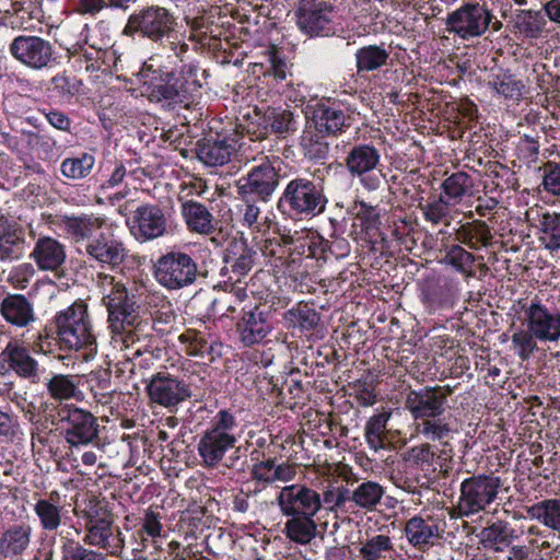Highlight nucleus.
Here are the masks:
<instances>
[{
    "label": "nucleus",
    "mask_w": 560,
    "mask_h": 560,
    "mask_svg": "<svg viewBox=\"0 0 560 560\" xmlns=\"http://www.w3.org/2000/svg\"><path fill=\"white\" fill-rule=\"evenodd\" d=\"M385 488L376 481L364 480L353 490L349 489V503L364 512H373L381 504Z\"/></svg>",
    "instance_id": "35"
},
{
    "label": "nucleus",
    "mask_w": 560,
    "mask_h": 560,
    "mask_svg": "<svg viewBox=\"0 0 560 560\" xmlns=\"http://www.w3.org/2000/svg\"><path fill=\"white\" fill-rule=\"evenodd\" d=\"M141 325V319L138 316L137 320H130V323H121V327L114 328V322L108 323V327L112 332L110 343L114 348L119 350L129 349L133 347L138 341V330Z\"/></svg>",
    "instance_id": "50"
},
{
    "label": "nucleus",
    "mask_w": 560,
    "mask_h": 560,
    "mask_svg": "<svg viewBox=\"0 0 560 560\" xmlns=\"http://www.w3.org/2000/svg\"><path fill=\"white\" fill-rule=\"evenodd\" d=\"M185 22L188 27V34H186V32L178 34L179 38L184 35L185 43L186 40H189L200 47H210L212 45V40L215 39V35H213V23L209 18H185Z\"/></svg>",
    "instance_id": "43"
},
{
    "label": "nucleus",
    "mask_w": 560,
    "mask_h": 560,
    "mask_svg": "<svg viewBox=\"0 0 560 560\" xmlns=\"http://www.w3.org/2000/svg\"><path fill=\"white\" fill-rule=\"evenodd\" d=\"M540 242L550 250L560 248V214L545 213L540 219Z\"/></svg>",
    "instance_id": "54"
},
{
    "label": "nucleus",
    "mask_w": 560,
    "mask_h": 560,
    "mask_svg": "<svg viewBox=\"0 0 560 560\" xmlns=\"http://www.w3.org/2000/svg\"><path fill=\"white\" fill-rule=\"evenodd\" d=\"M198 159L207 166H221L231 161L236 149L229 142H197Z\"/></svg>",
    "instance_id": "38"
},
{
    "label": "nucleus",
    "mask_w": 560,
    "mask_h": 560,
    "mask_svg": "<svg viewBox=\"0 0 560 560\" xmlns=\"http://www.w3.org/2000/svg\"><path fill=\"white\" fill-rule=\"evenodd\" d=\"M145 389L152 404L164 407L171 412L191 397L190 385L166 370L154 373L147 383Z\"/></svg>",
    "instance_id": "16"
},
{
    "label": "nucleus",
    "mask_w": 560,
    "mask_h": 560,
    "mask_svg": "<svg viewBox=\"0 0 560 560\" xmlns=\"http://www.w3.org/2000/svg\"><path fill=\"white\" fill-rule=\"evenodd\" d=\"M220 303L219 300L212 298L210 294L197 292L190 300L188 307L192 312H197V316L200 318H211L217 315V305Z\"/></svg>",
    "instance_id": "61"
},
{
    "label": "nucleus",
    "mask_w": 560,
    "mask_h": 560,
    "mask_svg": "<svg viewBox=\"0 0 560 560\" xmlns=\"http://www.w3.org/2000/svg\"><path fill=\"white\" fill-rule=\"evenodd\" d=\"M271 129L285 138L298 129V121L291 112L280 110L273 113Z\"/></svg>",
    "instance_id": "63"
},
{
    "label": "nucleus",
    "mask_w": 560,
    "mask_h": 560,
    "mask_svg": "<svg viewBox=\"0 0 560 560\" xmlns=\"http://www.w3.org/2000/svg\"><path fill=\"white\" fill-rule=\"evenodd\" d=\"M524 315L526 327L534 330L539 341L560 340V308L551 312L540 301H532Z\"/></svg>",
    "instance_id": "21"
},
{
    "label": "nucleus",
    "mask_w": 560,
    "mask_h": 560,
    "mask_svg": "<svg viewBox=\"0 0 560 560\" xmlns=\"http://www.w3.org/2000/svg\"><path fill=\"white\" fill-rule=\"evenodd\" d=\"M546 24L539 11L520 10L515 16V26L527 37H537Z\"/></svg>",
    "instance_id": "56"
},
{
    "label": "nucleus",
    "mask_w": 560,
    "mask_h": 560,
    "mask_svg": "<svg viewBox=\"0 0 560 560\" xmlns=\"http://www.w3.org/2000/svg\"><path fill=\"white\" fill-rule=\"evenodd\" d=\"M446 520L444 513L415 515L405 524L408 542L418 550L424 551L444 538Z\"/></svg>",
    "instance_id": "18"
},
{
    "label": "nucleus",
    "mask_w": 560,
    "mask_h": 560,
    "mask_svg": "<svg viewBox=\"0 0 560 560\" xmlns=\"http://www.w3.org/2000/svg\"><path fill=\"white\" fill-rule=\"evenodd\" d=\"M74 513L83 520L85 545L105 549L110 556L121 553L125 539L104 499L91 498L80 511L74 510Z\"/></svg>",
    "instance_id": "5"
},
{
    "label": "nucleus",
    "mask_w": 560,
    "mask_h": 560,
    "mask_svg": "<svg viewBox=\"0 0 560 560\" xmlns=\"http://www.w3.org/2000/svg\"><path fill=\"white\" fill-rule=\"evenodd\" d=\"M180 212L190 232L210 235L215 231V219L205 205L196 200H185L182 202Z\"/></svg>",
    "instance_id": "31"
},
{
    "label": "nucleus",
    "mask_w": 560,
    "mask_h": 560,
    "mask_svg": "<svg viewBox=\"0 0 560 560\" xmlns=\"http://www.w3.org/2000/svg\"><path fill=\"white\" fill-rule=\"evenodd\" d=\"M35 275V268L31 262H22L14 266L8 276V282L18 290L25 289Z\"/></svg>",
    "instance_id": "62"
},
{
    "label": "nucleus",
    "mask_w": 560,
    "mask_h": 560,
    "mask_svg": "<svg viewBox=\"0 0 560 560\" xmlns=\"http://www.w3.org/2000/svg\"><path fill=\"white\" fill-rule=\"evenodd\" d=\"M476 257L460 245H451L446 248L444 262L451 265L456 271L467 278L475 277L474 264Z\"/></svg>",
    "instance_id": "51"
},
{
    "label": "nucleus",
    "mask_w": 560,
    "mask_h": 560,
    "mask_svg": "<svg viewBox=\"0 0 560 560\" xmlns=\"http://www.w3.org/2000/svg\"><path fill=\"white\" fill-rule=\"evenodd\" d=\"M30 257L43 271H59L66 262V245L50 236H40L35 242Z\"/></svg>",
    "instance_id": "25"
},
{
    "label": "nucleus",
    "mask_w": 560,
    "mask_h": 560,
    "mask_svg": "<svg viewBox=\"0 0 560 560\" xmlns=\"http://www.w3.org/2000/svg\"><path fill=\"white\" fill-rule=\"evenodd\" d=\"M34 512L43 530L55 534L58 533V529L62 524V505L55 504L50 500L38 499L34 504Z\"/></svg>",
    "instance_id": "45"
},
{
    "label": "nucleus",
    "mask_w": 560,
    "mask_h": 560,
    "mask_svg": "<svg viewBox=\"0 0 560 560\" xmlns=\"http://www.w3.org/2000/svg\"><path fill=\"white\" fill-rule=\"evenodd\" d=\"M167 221L156 205L139 206L132 215L130 232L141 242L158 238L166 232Z\"/></svg>",
    "instance_id": "22"
},
{
    "label": "nucleus",
    "mask_w": 560,
    "mask_h": 560,
    "mask_svg": "<svg viewBox=\"0 0 560 560\" xmlns=\"http://www.w3.org/2000/svg\"><path fill=\"white\" fill-rule=\"evenodd\" d=\"M47 392L55 400H69L81 394L78 375L56 374L46 384Z\"/></svg>",
    "instance_id": "46"
},
{
    "label": "nucleus",
    "mask_w": 560,
    "mask_h": 560,
    "mask_svg": "<svg viewBox=\"0 0 560 560\" xmlns=\"http://www.w3.org/2000/svg\"><path fill=\"white\" fill-rule=\"evenodd\" d=\"M313 488L317 490L322 509L329 512H337L349 503V488L336 478H320L316 483H313Z\"/></svg>",
    "instance_id": "32"
},
{
    "label": "nucleus",
    "mask_w": 560,
    "mask_h": 560,
    "mask_svg": "<svg viewBox=\"0 0 560 560\" xmlns=\"http://www.w3.org/2000/svg\"><path fill=\"white\" fill-rule=\"evenodd\" d=\"M236 429V418L230 411L220 410L213 417L211 425L201 434L197 444L205 467H217L228 451L234 448L237 441Z\"/></svg>",
    "instance_id": "7"
},
{
    "label": "nucleus",
    "mask_w": 560,
    "mask_h": 560,
    "mask_svg": "<svg viewBox=\"0 0 560 560\" xmlns=\"http://www.w3.org/2000/svg\"><path fill=\"white\" fill-rule=\"evenodd\" d=\"M501 485L500 477L493 474H480L464 479L451 517H470L486 511L495 501Z\"/></svg>",
    "instance_id": "8"
},
{
    "label": "nucleus",
    "mask_w": 560,
    "mask_h": 560,
    "mask_svg": "<svg viewBox=\"0 0 560 560\" xmlns=\"http://www.w3.org/2000/svg\"><path fill=\"white\" fill-rule=\"evenodd\" d=\"M389 420V413L381 412L371 417L364 428L366 443L374 451H378L385 445L386 427Z\"/></svg>",
    "instance_id": "52"
},
{
    "label": "nucleus",
    "mask_w": 560,
    "mask_h": 560,
    "mask_svg": "<svg viewBox=\"0 0 560 560\" xmlns=\"http://www.w3.org/2000/svg\"><path fill=\"white\" fill-rule=\"evenodd\" d=\"M96 285L102 293V302L108 312V323L114 322V328L121 327V323L137 320L139 316L135 295L130 294L126 284L114 276L100 272Z\"/></svg>",
    "instance_id": "10"
},
{
    "label": "nucleus",
    "mask_w": 560,
    "mask_h": 560,
    "mask_svg": "<svg viewBox=\"0 0 560 560\" xmlns=\"http://www.w3.org/2000/svg\"><path fill=\"white\" fill-rule=\"evenodd\" d=\"M521 534L509 522L498 520L477 534L479 544L488 550L502 552L520 538Z\"/></svg>",
    "instance_id": "29"
},
{
    "label": "nucleus",
    "mask_w": 560,
    "mask_h": 560,
    "mask_svg": "<svg viewBox=\"0 0 560 560\" xmlns=\"http://www.w3.org/2000/svg\"><path fill=\"white\" fill-rule=\"evenodd\" d=\"M177 25V18L170 9L151 4L129 15L122 34L167 48L175 57L183 59L189 46L184 42V35L182 38L178 37Z\"/></svg>",
    "instance_id": "4"
},
{
    "label": "nucleus",
    "mask_w": 560,
    "mask_h": 560,
    "mask_svg": "<svg viewBox=\"0 0 560 560\" xmlns=\"http://www.w3.org/2000/svg\"><path fill=\"white\" fill-rule=\"evenodd\" d=\"M261 160L259 165L235 183L237 195L243 201L268 202L279 186L278 171L267 156Z\"/></svg>",
    "instance_id": "15"
},
{
    "label": "nucleus",
    "mask_w": 560,
    "mask_h": 560,
    "mask_svg": "<svg viewBox=\"0 0 560 560\" xmlns=\"http://www.w3.org/2000/svg\"><path fill=\"white\" fill-rule=\"evenodd\" d=\"M359 555L362 560H393L396 551L387 535H374L361 542Z\"/></svg>",
    "instance_id": "40"
},
{
    "label": "nucleus",
    "mask_w": 560,
    "mask_h": 560,
    "mask_svg": "<svg viewBox=\"0 0 560 560\" xmlns=\"http://www.w3.org/2000/svg\"><path fill=\"white\" fill-rule=\"evenodd\" d=\"M378 153L369 144L358 145L352 149L347 158L349 171L361 175L373 170L378 163Z\"/></svg>",
    "instance_id": "47"
},
{
    "label": "nucleus",
    "mask_w": 560,
    "mask_h": 560,
    "mask_svg": "<svg viewBox=\"0 0 560 560\" xmlns=\"http://www.w3.org/2000/svg\"><path fill=\"white\" fill-rule=\"evenodd\" d=\"M23 254V240L7 220L0 219V260L19 259Z\"/></svg>",
    "instance_id": "48"
},
{
    "label": "nucleus",
    "mask_w": 560,
    "mask_h": 560,
    "mask_svg": "<svg viewBox=\"0 0 560 560\" xmlns=\"http://www.w3.org/2000/svg\"><path fill=\"white\" fill-rule=\"evenodd\" d=\"M178 340L186 346L189 355L205 357L214 351L213 345L206 338L205 334L196 329H187L179 335Z\"/></svg>",
    "instance_id": "55"
},
{
    "label": "nucleus",
    "mask_w": 560,
    "mask_h": 560,
    "mask_svg": "<svg viewBox=\"0 0 560 560\" xmlns=\"http://www.w3.org/2000/svg\"><path fill=\"white\" fill-rule=\"evenodd\" d=\"M278 209L289 215H315L324 211L325 198L314 182L299 177L288 183Z\"/></svg>",
    "instance_id": "12"
},
{
    "label": "nucleus",
    "mask_w": 560,
    "mask_h": 560,
    "mask_svg": "<svg viewBox=\"0 0 560 560\" xmlns=\"http://www.w3.org/2000/svg\"><path fill=\"white\" fill-rule=\"evenodd\" d=\"M474 187V180L465 172H456L444 179L442 184V194L444 199L452 206H455L462 201V199L471 194Z\"/></svg>",
    "instance_id": "42"
},
{
    "label": "nucleus",
    "mask_w": 560,
    "mask_h": 560,
    "mask_svg": "<svg viewBox=\"0 0 560 560\" xmlns=\"http://www.w3.org/2000/svg\"><path fill=\"white\" fill-rule=\"evenodd\" d=\"M355 66L358 73L371 72L387 66L390 51L381 45H368L355 51Z\"/></svg>",
    "instance_id": "36"
},
{
    "label": "nucleus",
    "mask_w": 560,
    "mask_h": 560,
    "mask_svg": "<svg viewBox=\"0 0 560 560\" xmlns=\"http://www.w3.org/2000/svg\"><path fill=\"white\" fill-rule=\"evenodd\" d=\"M11 56L32 70L49 68L56 61L54 45L37 35H19L9 44Z\"/></svg>",
    "instance_id": "17"
},
{
    "label": "nucleus",
    "mask_w": 560,
    "mask_h": 560,
    "mask_svg": "<svg viewBox=\"0 0 560 560\" xmlns=\"http://www.w3.org/2000/svg\"><path fill=\"white\" fill-rule=\"evenodd\" d=\"M284 320L292 328L311 331L318 325L320 316L308 304L300 303L284 313Z\"/></svg>",
    "instance_id": "49"
},
{
    "label": "nucleus",
    "mask_w": 560,
    "mask_h": 560,
    "mask_svg": "<svg viewBox=\"0 0 560 560\" xmlns=\"http://www.w3.org/2000/svg\"><path fill=\"white\" fill-rule=\"evenodd\" d=\"M455 241L476 250L480 246H489L491 244L492 233L486 222L474 221L472 223H466L456 230Z\"/></svg>",
    "instance_id": "37"
},
{
    "label": "nucleus",
    "mask_w": 560,
    "mask_h": 560,
    "mask_svg": "<svg viewBox=\"0 0 560 560\" xmlns=\"http://www.w3.org/2000/svg\"><path fill=\"white\" fill-rule=\"evenodd\" d=\"M459 290L457 283L453 280L444 281L424 293V301L431 312L441 308L452 307L457 300Z\"/></svg>",
    "instance_id": "44"
},
{
    "label": "nucleus",
    "mask_w": 560,
    "mask_h": 560,
    "mask_svg": "<svg viewBox=\"0 0 560 560\" xmlns=\"http://www.w3.org/2000/svg\"><path fill=\"white\" fill-rule=\"evenodd\" d=\"M451 390L441 386H425L419 390H410L405 400L406 409L415 420L440 417L446 409L447 396Z\"/></svg>",
    "instance_id": "19"
},
{
    "label": "nucleus",
    "mask_w": 560,
    "mask_h": 560,
    "mask_svg": "<svg viewBox=\"0 0 560 560\" xmlns=\"http://www.w3.org/2000/svg\"><path fill=\"white\" fill-rule=\"evenodd\" d=\"M294 15L299 30L311 37L335 35L340 26L335 7L325 0H300Z\"/></svg>",
    "instance_id": "13"
},
{
    "label": "nucleus",
    "mask_w": 560,
    "mask_h": 560,
    "mask_svg": "<svg viewBox=\"0 0 560 560\" xmlns=\"http://www.w3.org/2000/svg\"><path fill=\"white\" fill-rule=\"evenodd\" d=\"M0 360L20 377L35 382L38 378V362L20 339H11L0 353Z\"/></svg>",
    "instance_id": "24"
},
{
    "label": "nucleus",
    "mask_w": 560,
    "mask_h": 560,
    "mask_svg": "<svg viewBox=\"0 0 560 560\" xmlns=\"http://www.w3.org/2000/svg\"><path fill=\"white\" fill-rule=\"evenodd\" d=\"M32 527L27 523L9 526L0 537V553L4 558L18 557L28 548Z\"/></svg>",
    "instance_id": "33"
},
{
    "label": "nucleus",
    "mask_w": 560,
    "mask_h": 560,
    "mask_svg": "<svg viewBox=\"0 0 560 560\" xmlns=\"http://www.w3.org/2000/svg\"><path fill=\"white\" fill-rule=\"evenodd\" d=\"M198 72L199 68L194 63L184 65L178 71H174L155 65L150 58L142 63L136 79L140 94L150 103L173 110L176 107L189 108L201 96L202 84Z\"/></svg>",
    "instance_id": "1"
},
{
    "label": "nucleus",
    "mask_w": 560,
    "mask_h": 560,
    "mask_svg": "<svg viewBox=\"0 0 560 560\" xmlns=\"http://www.w3.org/2000/svg\"><path fill=\"white\" fill-rule=\"evenodd\" d=\"M58 535L61 560H106V555L85 547V544L69 537V533L60 530Z\"/></svg>",
    "instance_id": "39"
},
{
    "label": "nucleus",
    "mask_w": 560,
    "mask_h": 560,
    "mask_svg": "<svg viewBox=\"0 0 560 560\" xmlns=\"http://www.w3.org/2000/svg\"><path fill=\"white\" fill-rule=\"evenodd\" d=\"M541 185L548 194L560 196V164L553 162L545 164Z\"/></svg>",
    "instance_id": "64"
},
{
    "label": "nucleus",
    "mask_w": 560,
    "mask_h": 560,
    "mask_svg": "<svg viewBox=\"0 0 560 560\" xmlns=\"http://www.w3.org/2000/svg\"><path fill=\"white\" fill-rule=\"evenodd\" d=\"M312 119L316 131L322 137H337L346 127H349L341 109L325 105H319L314 109Z\"/></svg>",
    "instance_id": "34"
},
{
    "label": "nucleus",
    "mask_w": 560,
    "mask_h": 560,
    "mask_svg": "<svg viewBox=\"0 0 560 560\" xmlns=\"http://www.w3.org/2000/svg\"><path fill=\"white\" fill-rule=\"evenodd\" d=\"M57 340L62 348L84 350L85 360L96 353V338L92 332L88 307L73 303L55 316Z\"/></svg>",
    "instance_id": "6"
},
{
    "label": "nucleus",
    "mask_w": 560,
    "mask_h": 560,
    "mask_svg": "<svg viewBox=\"0 0 560 560\" xmlns=\"http://www.w3.org/2000/svg\"><path fill=\"white\" fill-rule=\"evenodd\" d=\"M276 500L287 517L283 529L287 538L300 545L310 544L317 533L314 517L322 510L317 490L305 483H293L283 487Z\"/></svg>",
    "instance_id": "3"
},
{
    "label": "nucleus",
    "mask_w": 560,
    "mask_h": 560,
    "mask_svg": "<svg viewBox=\"0 0 560 560\" xmlns=\"http://www.w3.org/2000/svg\"><path fill=\"white\" fill-rule=\"evenodd\" d=\"M94 163L95 159L91 153H82L79 156L65 159L61 163L60 171L67 178L80 179L91 173Z\"/></svg>",
    "instance_id": "53"
},
{
    "label": "nucleus",
    "mask_w": 560,
    "mask_h": 560,
    "mask_svg": "<svg viewBox=\"0 0 560 560\" xmlns=\"http://www.w3.org/2000/svg\"><path fill=\"white\" fill-rule=\"evenodd\" d=\"M90 27L84 24L80 32V39L68 48L69 58L77 70H84L85 72H98L100 66H96L97 58H100V48L89 34Z\"/></svg>",
    "instance_id": "27"
},
{
    "label": "nucleus",
    "mask_w": 560,
    "mask_h": 560,
    "mask_svg": "<svg viewBox=\"0 0 560 560\" xmlns=\"http://www.w3.org/2000/svg\"><path fill=\"white\" fill-rule=\"evenodd\" d=\"M435 452L429 443L411 447L407 459L423 471H435Z\"/></svg>",
    "instance_id": "60"
},
{
    "label": "nucleus",
    "mask_w": 560,
    "mask_h": 560,
    "mask_svg": "<svg viewBox=\"0 0 560 560\" xmlns=\"http://www.w3.org/2000/svg\"><path fill=\"white\" fill-rule=\"evenodd\" d=\"M0 315L15 328H27L36 320L34 304L23 294H8L0 302Z\"/></svg>",
    "instance_id": "26"
},
{
    "label": "nucleus",
    "mask_w": 560,
    "mask_h": 560,
    "mask_svg": "<svg viewBox=\"0 0 560 560\" xmlns=\"http://www.w3.org/2000/svg\"><path fill=\"white\" fill-rule=\"evenodd\" d=\"M493 19L492 11L485 2L471 1L447 15L446 30L460 39L469 40L482 36Z\"/></svg>",
    "instance_id": "14"
},
{
    "label": "nucleus",
    "mask_w": 560,
    "mask_h": 560,
    "mask_svg": "<svg viewBox=\"0 0 560 560\" xmlns=\"http://www.w3.org/2000/svg\"><path fill=\"white\" fill-rule=\"evenodd\" d=\"M417 430L421 435L431 441H442L452 432L450 423L441 418V416L421 420L417 425Z\"/></svg>",
    "instance_id": "57"
},
{
    "label": "nucleus",
    "mask_w": 560,
    "mask_h": 560,
    "mask_svg": "<svg viewBox=\"0 0 560 560\" xmlns=\"http://www.w3.org/2000/svg\"><path fill=\"white\" fill-rule=\"evenodd\" d=\"M295 476V464L288 462L278 464L277 459L273 457L257 462L250 468L252 479L264 487L276 482H290Z\"/></svg>",
    "instance_id": "28"
},
{
    "label": "nucleus",
    "mask_w": 560,
    "mask_h": 560,
    "mask_svg": "<svg viewBox=\"0 0 560 560\" xmlns=\"http://www.w3.org/2000/svg\"><path fill=\"white\" fill-rule=\"evenodd\" d=\"M451 206L452 205L444 199V196H439L421 206V210L428 222L434 225L440 223L448 224Z\"/></svg>",
    "instance_id": "59"
},
{
    "label": "nucleus",
    "mask_w": 560,
    "mask_h": 560,
    "mask_svg": "<svg viewBox=\"0 0 560 560\" xmlns=\"http://www.w3.org/2000/svg\"><path fill=\"white\" fill-rule=\"evenodd\" d=\"M526 512L532 520L560 532V499H545L528 506Z\"/></svg>",
    "instance_id": "41"
},
{
    "label": "nucleus",
    "mask_w": 560,
    "mask_h": 560,
    "mask_svg": "<svg viewBox=\"0 0 560 560\" xmlns=\"http://www.w3.org/2000/svg\"><path fill=\"white\" fill-rule=\"evenodd\" d=\"M153 273L159 284L176 291L195 284L199 270L197 261L189 254L171 250L158 258Z\"/></svg>",
    "instance_id": "11"
},
{
    "label": "nucleus",
    "mask_w": 560,
    "mask_h": 560,
    "mask_svg": "<svg viewBox=\"0 0 560 560\" xmlns=\"http://www.w3.org/2000/svg\"><path fill=\"white\" fill-rule=\"evenodd\" d=\"M103 223L102 219L90 214L60 218V226L78 245V252L86 264L114 270L126 261L129 250L115 232L101 231Z\"/></svg>",
    "instance_id": "2"
},
{
    "label": "nucleus",
    "mask_w": 560,
    "mask_h": 560,
    "mask_svg": "<svg viewBox=\"0 0 560 560\" xmlns=\"http://www.w3.org/2000/svg\"><path fill=\"white\" fill-rule=\"evenodd\" d=\"M487 85L493 96L512 102H520L526 91L523 80L518 79L508 69H499L497 72H492Z\"/></svg>",
    "instance_id": "30"
},
{
    "label": "nucleus",
    "mask_w": 560,
    "mask_h": 560,
    "mask_svg": "<svg viewBox=\"0 0 560 560\" xmlns=\"http://www.w3.org/2000/svg\"><path fill=\"white\" fill-rule=\"evenodd\" d=\"M272 328L269 313L264 312L258 305L249 310H243L235 324V331L244 347L261 343L272 331Z\"/></svg>",
    "instance_id": "20"
},
{
    "label": "nucleus",
    "mask_w": 560,
    "mask_h": 560,
    "mask_svg": "<svg viewBox=\"0 0 560 560\" xmlns=\"http://www.w3.org/2000/svg\"><path fill=\"white\" fill-rule=\"evenodd\" d=\"M57 425L71 446L93 444L98 440L100 425L90 411L73 404H60L56 408Z\"/></svg>",
    "instance_id": "9"
},
{
    "label": "nucleus",
    "mask_w": 560,
    "mask_h": 560,
    "mask_svg": "<svg viewBox=\"0 0 560 560\" xmlns=\"http://www.w3.org/2000/svg\"><path fill=\"white\" fill-rule=\"evenodd\" d=\"M537 336L533 329H520L512 335V345L515 353L523 361L528 360L538 350Z\"/></svg>",
    "instance_id": "58"
},
{
    "label": "nucleus",
    "mask_w": 560,
    "mask_h": 560,
    "mask_svg": "<svg viewBox=\"0 0 560 560\" xmlns=\"http://www.w3.org/2000/svg\"><path fill=\"white\" fill-rule=\"evenodd\" d=\"M256 253L249 248L244 240H234L224 254V266L221 276L231 282H241L253 268Z\"/></svg>",
    "instance_id": "23"
}]
</instances>
